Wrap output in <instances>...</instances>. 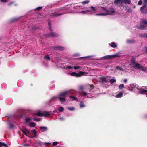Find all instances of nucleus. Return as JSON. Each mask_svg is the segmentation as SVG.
I'll list each match as a JSON object with an SVG mask.
<instances>
[{"mask_svg":"<svg viewBox=\"0 0 147 147\" xmlns=\"http://www.w3.org/2000/svg\"><path fill=\"white\" fill-rule=\"evenodd\" d=\"M93 88V85L90 86L88 88V90L86 91V92L82 91L80 92V95L87 98L93 97V95L94 94V91L92 90Z\"/></svg>","mask_w":147,"mask_h":147,"instance_id":"f257e3e1","label":"nucleus"},{"mask_svg":"<svg viewBox=\"0 0 147 147\" xmlns=\"http://www.w3.org/2000/svg\"><path fill=\"white\" fill-rule=\"evenodd\" d=\"M101 8L103 10L105 11L106 12L96 14V16H104L108 15H114L115 13V11L113 8H110L109 10L103 7H101Z\"/></svg>","mask_w":147,"mask_h":147,"instance_id":"f03ea898","label":"nucleus"},{"mask_svg":"<svg viewBox=\"0 0 147 147\" xmlns=\"http://www.w3.org/2000/svg\"><path fill=\"white\" fill-rule=\"evenodd\" d=\"M31 119L30 117H27L25 119V123L27 125L30 127H34L36 125V123L34 122L31 121Z\"/></svg>","mask_w":147,"mask_h":147,"instance_id":"7ed1b4c3","label":"nucleus"},{"mask_svg":"<svg viewBox=\"0 0 147 147\" xmlns=\"http://www.w3.org/2000/svg\"><path fill=\"white\" fill-rule=\"evenodd\" d=\"M140 10L144 14L147 13V0H143V6L140 7Z\"/></svg>","mask_w":147,"mask_h":147,"instance_id":"20e7f679","label":"nucleus"},{"mask_svg":"<svg viewBox=\"0 0 147 147\" xmlns=\"http://www.w3.org/2000/svg\"><path fill=\"white\" fill-rule=\"evenodd\" d=\"M141 21L145 25L141 24L139 27L138 28L141 30L146 29V27H147V21L144 19H142Z\"/></svg>","mask_w":147,"mask_h":147,"instance_id":"39448f33","label":"nucleus"},{"mask_svg":"<svg viewBox=\"0 0 147 147\" xmlns=\"http://www.w3.org/2000/svg\"><path fill=\"white\" fill-rule=\"evenodd\" d=\"M75 92L74 91H67L60 93L59 95V96L61 97H64L65 96L66 94L68 93L70 94H74Z\"/></svg>","mask_w":147,"mask_h":147,"instance_id":"423d86ee","label":"nucleus"},{"mask_svg":"<svg viewBox=\"0 0 147 147\" xmlns=\"http://www.w3.org/2000/svg\"><path fill=\"white\" fill-rule=\"evenodd\" d=\"M85 74V72L81 71H79L78 73L76 72H72L70 74V75L72 76L76 77H80L83 76Z\"/></svg>","mask_w":147,"mask_h":147,"instance_id":"0eeeda50","label":"nucleus"},{"mask_svg":"<svg viewBox=\"0 0 147 147\" xmlns=\"http://www.w3.org/2000/svg\"><path fill=\"white\" fill-rule=\"evenodd\" d=\"M51 49L53 50L63 51L65 49V48L63 46H58L52 47Z\"/></svg>","mask_w":147,"mask_h":147,"instance_id":"6e6552de","label":"nucleus"},{"mask_svg":"<svg viewBox=\"0 0 147 147\" xmlns=\"http://www.w3.org/2000/svg\"><path fill=\"white\" fill-rule=\"evenodd\" d=\"M110 77L105 76L104 77H101L100 78V82L102 83H106L108 82L109 80V78Z\"/></svg>","mask_w":147,"mask_h":147,"instance_id":"1a4fd4ad","label":"nucleus"},{"mask_svg":"<svg viewBox=\"0 0 147 147\" xmlns=\"http://www.w3.org/2000/svg\"><path fill=\"white\" fill-rule=\"evenodd\" d=\"M138 88V90L140 94H144L147 92V90L143 89L142 87H139Z\"/></svg>","mask_w":147,"mask_h":147,"instance_id":"9d476101","label":"nucleus"},{"mask_svg":"<svg viewBox=\"0 0 147 147\" xmlns=\"http://www.w3.org/2000/svg\"><path fill=\"white\" fill-rule=\"evenodd\" d=\"M46 35L47 37H56L58 36V34H57L52 32H51L50 34H46Z\"/></svg>","mask_w":147,"mask_h":147,"instance_id":"9b49d317","label":"nucleus"},{"mask_svg":"<svg viewBox=\"0 0 147 147\" xmlns=\"http://www.w3.org/2000/svg\"><path fill=\"white\" fill-rule=\"evenodd\" d=\"M121 53L120 52H118L114 55H112L113 58L116 57H120L121 56Z\"/></svg>","mask_w":147,"mask_h":147,"instance_id":"f8f14e48","label":"nucleus"},{"mask_svg":"<svg viewBox=\"0 0 147 147\" xmlns=\"http://www.w3.org/2000/svg\"><path fill=\"white\" fill-rule=\"evenodd\" d=\"M21 131L26 136H28V134H30V133L25 128L22 129Z\"/></svg>","mask_w":147,"mask_h":147,"instance_id":"ddd939ff","label":"nucleus"},{"mask_svg":"<svg viewBox=\"0 0 147 147\" xmlns=\"http://www.w3.org/2000/svg\"><path fill=\"white\" fill-rule=\"evenodd\" d=\"M51 112H49L48 111H45L43 112V116L48 117L51 115Z\"/></svg>","mask_w":147,"mask_h":147,"instance_id":"4468645a","label":"nucleus"},{"mask_svg":"<svg viewBox=\"0 0 147 147\" xmlns=\"http://www.w3.org/2000/svg\"><path fill=\"white\" fill-rule=\"evenodd\" d=\"M63 14H64V13H52L51 16L53 17H56L62 15Z\"/></svg>","mask_w":147,"mask_h":147,"instance_id":"2eb2a0df","label":"nucleus"},{"mask_svg":"<svg viewBox=\"0 0 147 147\" xmlns=\"http://www.w3.org/2000/svg\"><path fill=\"white\" fill-rule=\"evenodd\" d=\"M130 86L131 88H136L138 90V88H139V87L138 85L136 83L131 84H130Z\"/></svg>","mask_w":147,"mask_h":147,"instance_id":"dca6fc26","label":"nucleus"},{"mask_svg":"<svg viewBox=\"0 0 147 147\" xmlns=\"http://www.w3.org/2000/svg\"><path fill=\"white\" fill-rule=\"evenodd\" d=\"M113 58L112 55H107L101 58V59H110Z\"/></svg>","mask_w":147,"mask_h":147,"instance_id":"f3484780","label":"nucleus"},{"mask_svg":"<svg viewBox=\"0 0 147 147\" xmlns=\"http://www.w3.org/2000/svg\"><path fill=\"white\" fill-rule=\"evenodd\" d=\"M135 68L137 69H140L141 68H144V67H141L139 63H135L134 66Z\"/></svg>","mask_w":147,"mask_h":147,"instance_id":"a211bd4d","label":"nucleus"},{"mask_svg":"<svg viewBox=\"0 0 147 147\" xmlns=\"http://www.w3.org/2000/svg\"><path fill=\"white\" fill-rule=\"evenodd\" d=\"M40 129L42 132L46 131L47 130V128L45 126H41L40 127Z\"/></svg>","mask_w":147,"mask_h":147,"instance_id":"6ab92c4d","label":"nucleus"},{"mask_svg":"<svg viewBox=\"0 0 147 147\" xmlns=\"http://www.w3.org/2000/svg\"><path fill=\"white\" fill-rule=\"evenodd\" d=\"M111 84H113L116 82V80L115 77H113V78L110 79L108 81Z\"/></svg>","mask_w":147,"mask_h":147,"instance_id":"aec40b11","label":"nucleus"},{"mask_svg":"<svg viewBox=\"0 0 147 147\" xmlns=\"http://www.w3.org/2000/svg\"><path fill=\"white\" fill-rule=\"evenodd\" d=\"M58 98L59 99L60 101L62 103H65L66 101L65 99L63 97L58 96Z\"/></svg>","mask_w":147,"mask_h":147,"instance_id":"412c9836","label":"nucleus"},{"mask_svg":"<svg viewBox=\"0 0 147 147\" xmlns=\"http://www.w3.org/2000/svg\"><path fill=\"white\" fill-rule=\"evenodd\" d=\"M58 99V97L57 96H54L52 97L50 100V102H51L53 101H55L57 100Z\"/></svg>","mask_w":147,"mask_h":147,"instance_id":"4be33fe9","label":"nucleus"},{"mask_svg":"<svg viewBox=\"0 0 147 147\" xmlns=\"http://www.w3.org/2000/svg\"><path fill=\"white\" fill-rule=\"evenodd\" d=\"M31 131L33 132L32 134L34 136V137H37V132L36 131L35 129L31 130Z\"/></svg>","mask_w":147,"mask_h":147,"instance_id":"5701e85b","label":"nucleus"},{"mask_svg":"<svg viewBox=\"0 0 147 147\" xmlns=\"http://www.w3.org/2000/svg\"><path fill=\"white\" fill-rule=\"evenodd\" d=\"M109 45L111 47L113 48H115L117 47V45L114 42H112L111 43H109Z\"/></svg>","mask_w":147,"mask_h":147,"instance_id":"b1692460","label":"nucleus"},{"mask_svg":"<svg viewBox=\"0 0 147 147\" xmlns=\"http://www.w3.org/2000/svg\"><path fill=\"white\" fill-rule=\"evenodd\" d=\"M90 11V10H86L85 11H81L80 12V13L82 14H86L87 13V12H89Z\"/></svg>","mask_w":147,"mask_h":147,"instance_id":"393cba45","label":"nucleus"},{"mask_svg":"<svg viewBox=\"0 0 147 147\" xmlns=\"http://www.w3.org/2000/svg\"><path fill=\"white\" fill-rule=\"evenodd\" d=\"M36 115L40 117L43 116V112H42L40 111H39L36 113Z\"/></svg>","mask_w":147,"mask_h":147,"instance_id":"a878e982","label":"nucleus"},{"mask_svg":"<svg viewBox=\"0 0 147 147\" xmlns=\"http://www.w3.org/2000/svg\"><path fill=\"white\" fill-rule=\"evenodd\" d=\"M74 7L75 9H80L84 8L83 6L79 5H78L75 6Z\"/></svg>","mask_w":147,"mask_h":147,"instance_id":"bb28decb","label":"nucleus"},{"mask_svg":"<svg viewBox=\"0 0 147 147\" xmlns=\"http://www.w3.org/2000/svg\"><path fill=\"white\" fill-rule=\"evenodd\" d=\"M123 94L122 92H119L118 94H117L115 97L117 98H119L123 96Z\"/></svg>","mask_w":147,"mask_h":147,"instance_id":"cd10ccee","label":"nucleus"},{"mask_svg":"<svg viewBox=\"0 0 147 147\" xmlns=\"http://www.w3.org/2000/svg\"><path fill=\"white\" fill-rule=\"evenodd\" d=\"M44 58L47 60H50V57L48 54L45 55L44 57Z\"/></svg>","mask_w":147,"mask_h":147,"instance_id":"c85d7f7f","label":"nucleus"},{"mask_svg":"<svg viewBox=\"0 0 147 147\" xmlns=\"http://www.w3.org/2000/svg\"><path fill=\"white\" fill-rule=\"evenodd\" d=\"M69 97L71 99H72L73 100H74V101H76L78 100V98L76 97H74L73 96H69Z\"/></svg>","mask_w":147,"mask_h":147,"instance_id":"c756f323","label":"nucleus"},{"mask_svg":"<svg viewBox=\"0 0 147 147\" xmlns=\"http://www.w3.org/2000/svg\"><path fill=\"white\" fill-rule=\"evenodd\" d=\"M89 2L90 1L89 0H86L84 1L81 2L80 3L83 4H88Z\"/></svg>","mask_w":147,"mask_h":147,"instance_id":"7c9ffc66","label":"nucleus"},{"mask_svg":"<svg viewBox=\"0 0 147 147\" xmlns=\"http://www.w3.org/2000/svg\"><path fill=\"white\" fill-rule=\"evenodd\" d=\"M123 2L125 4H130L131 3V1L130 0H123Z\"/></svg>","mask_w":147,"mask_h":147,"instance_id":"2f4dec72","label":"nucleus"},{"mask_svg":"<svg viewBox=\"0 0 147 147\" xmlns=\"http://www.w3.org/2000/svg\"><path fill=\"white\" fill-rule=\"evenodd\" d=\"M48 24L49 25V29L50 31H52V28L51 27V24L50 23V20H49L48 21Z\"/></svg>","mask_w":147,"mask_h":147,"instance_id":"473e14b6","label":"nucleus"},{"mask_svg":"<svg viewBox=\"0 0 147 147\" xmlns=\"http://www.w3.org/2000/svg\"><path fill=\"white\" fill-rule=\"evenodd\" d=\"M79 106L80 108H83L85 107V105L81 101L80 102Z\"/></svg>","mask_w":147,"mask_h":147,"instance_id":"72a5a7b5","label":"nucleus"},{"mask_svg":"<svg viewBox=\"0 0 147 147\" xmlns=\"http://www.w3.org/2000/svg\"><path fill=\"white\" fill-rule=\"evenodd\" d=\"M123 0H115L114 3L116 4H117L119 3L122 2Z\"/></svg>","mask_w":147,"mask_h":147,"instance_id":"f704fd0d","label":"nucleus"},{"mask_svg":"<svg viewBox=\"0 0 147 147\" xmlns=\"http://www.w3.org/2000/svg\"><path fill=\"white\" fill-rule=\"evenodd\" d=\"M9 128L10 129H12L14 127V125L12 123H10L9 124Z\"/></svg>","mask_w":147,"mask_h":147,"instance_id":"c9c22d12","label":"nucleus"},{"mask_svg":"<svg viewBox=\"0 0 147 147\" xmlns=\"http://www.w3.org/2000/svg\"><path fill=\"white\" fill-rule=\"evenodd\" d=\"M2 146H3L5 147H8V146L5 143L0 142V147H1Z\"/></svg>","mask_w":147,"mask_h":147,"instance_id":"e433bc0d","label":"nucleus"},{"mask_svg":"<svg viewBox=\"0 0 147 147\" xmlns=\"http://www.w3.org/2000/svg\"><path fill=\"white\" fill-rule=\"evenodd\" d=\"M124 87V85L123 84H121L119 86V88L120 90L123 89Z\"/></svg>","mask_w":147,"mask_h":147,"instance_id":"4c0bfd02","label":"nucleus"},{"mask_svg":"<svg viewBox=\"0 0 147 147\" xmlns=\"http://www.w3.org/2000/svg\"><path fill=\"white\" fill-rule=\"evenodd\" d=\"M64 108L61 107H60L58 108V110L60 112H63L64 110Z\"/></svg>","mask_w":147,"mask_h":147,"instance_id":"58836bf2","label":"nucleus"},{"mask_svg":"<svg viewBox=\"0 0 147 147\" xmlns=\"http://www.w3.org/2000/svg\"><path fill=\"white\" fill-rule=\"evenodd\" d=\"M116 69L120 71H123V69L121 68L119 66H117L116 67Z\"/></svg>","mask_w":147,"mask_h":147,"instance_id":"ea45409f","label":"nucleus"},{"mask_svg":"<svg viewBox=\"0 0 147 147\" xmlns=\"http://www.w3.org/2000/svg\"><path fill=\"white\" fill-rule=\"evenodd\" d=\"M33 120L34 121H36L37 122H38L40 121L41 119L39 118H36L34 117L33 118Z\"/></svg>","mask_w":147,"mask_h":147,"instance_id":"a19ab883","label":"nucleus"},{"mask_svg":"<svg viewBox=\"0 0 147 147\" xmlns=\"http://www.w3.org/2000/svg\"><path fill=\"white\" fill-rule=\"evenodd\" d=\"M127 43H134L135 42V41L133 40H128L127 41Z\"/></svg>","mask_w":147,"mask_h":147,"instance_id":"79ce46f5","label":"nucleus"},{"mask_svg":"<svg viewBox=\"0 0 147 147\" xmlns=\"http://www.w3.org/2000/svg\"><path fill=\"white\" fill-rule=\"evenodd\" d=\"M19 18H15L12 19L11 21V22H13L17 20Z\"/></svg>","mask_w":147,"mask_h":147,"instance_id":"37998d69","label":"nucleus"},{"mask_svg":"<svg viewBox=\"0 0 147 147\" xmlns=\"http://www.w3.org/2000/svg\"><path fill=\"white\" fill-rule=\"evenodd\" d=\"M73 68L75 70H77L81 68V67L79 66H75L73 67Z\"/></svg>","mask_w":147,"mask_h":147,"instance_id":"c03bdc74","label":"nucleus"},{"mask_svg":"<svg viewBox=\"0 0 147 147\" xmlns=\"http://www.w3.org/2000/svg\"><path fill=\"white\" fill-rule=\"evenodd\" d=\"M135 64V62H134L133 61H131L130 63V65L131 66H132L134 68H135L134 65Z\"/></svg>","mask_w":147,"mask_h":147,"instance_id":"a18cd8bd","label":"nucleus"},{"mask_svg":"<svg viewBox=\"0 0 147 147\" xmlns=\"http://www.w3.org/2000/svg\"><path fill=\"white\" fill-rule=\"evenodd\" d=\"M37 144L40 146H42L43 145V142L40 141H38L37 142Z\"/></svg>","mask_w":147,"mask_h":147,"instance_id":"49530a36","label":"nucleus"},{"mask_svg":"<svg viewBox=\"0 0 147 147\" xmlns=\"http://www.w3.org/2000/svg\"><path fill=\"white\" fill-rule=\"evenodd\" d=\"M92 9V10L94 11H95L97 10V9H96V7H94L93 6H91L90 7Z\"/></svg>","mask_w":147,"mask_h":147,"instance_id":"de8ad7c7","label":"nucleus"},{"mask_svg":"<svg viewBox=\"0 0 147 147\" xmlns=\"http://www.w3.org/2000/svg\"><path fill=\"white\" fill-rule=\"evenodd\" d=\"M42 7L41 6H40L34 9L35 10L37 9L38 11H39L42 9Z\"/></svg>","mask_w":147,"mask_h":147,"instance_id":"09e8293b","label":"nucleus"},{"mask_svg":"<svg viewBox=\"0 0 147 147\" xmlns=\"http://www.w3.org/2000/svg\"><path fill=\"white\" fill-rule=\"evenodd\" d=\"M50 143L49 142H45L43 143V145L45 146H47L48 145H49Z\"/></svg>","mask_w":147,"mask_h":147,"instance_id":"8fccbe9b","label":"nucleus"},{"mask_svg":"<svg viewBox=\"0 0 147 147\" xmlns=\"http://www.w3.org/2000/svg\"><path fill=\"white\" fill-rule=\"evenodd\" d=\"M142 1L141 0H140L138 2V4L139 5H140L142 4Z\"/></svg>","mask_w":147,"mask_h":147,"instance_id":"3c124183","label":"nucleus"},{"mask_svg":"<svg viewBox=\"0 0 147 147\" xmlns=\"http://www.w3.org/2000/svg\"><path fill=\"white\" fill-rule=\"evenodd\" d=\"M68 110L71 111H74V107H68Z\"/></svg>","mask_w":147,"mask_h":147,"instance_id":"603ef678","label":"nucleus"},{"mask_svg":"<svg viewBox=\"0 0 147 147\" xmlns=\"http://www.w3.org/2000/svg\"><path fill=\"white\" fill-rule=\"evenodd\" d=\"M14 3V2L11 1L8 4V5L9 6H10L11 5Z\"/></svg>","mask_w":147,"mask_h":147,"instance_id":"864d4df0","label":"nucleus"},{"mask_svg":"<svg viewBox=\"0 0 147 147\" xmlns=\"http://www.w3.org/2000/svg\"><path fill=\"white\" fill-rule=\"evenodd\" d=\"M142 36L143 37H146L147 38V33H145L143 34Z\"/></svg>","mask_w":147,"mask_h":147,"instance_id":"5fc2aeb1","label":"nucleus"},{"mask_svg":"<svg viewBox=\"0 0 147 147\" xmlns=\"http://www.w3.org/2000/svg\"><path fill=\"white\" fill-rule=\"evenodd\" d=\"M127 11L128 12L131 13L132 12V10L130 8H129L127 9Z\"/></svg>","mask_w":147,"mask_h":147,"instance_id":"6e6d98bb","label":"nucleus"},{"mask_svg":"<svg viewBox=\"0 0 147 147\" xmlns=\"http://www.w3.org/2000/svg\"><path fill=\"white\" fill-rule=\"evenodd\" d=\"M73 68V67H71V66H68L66 67V69H72Z\"/></svg>","mask_w":147,"mask_h":147,"instance_id":"4d7b16f0","label":"nucleus"},{"mask_svg":"<svg viewBox=\"0 0 147 147\" xmlns=\"http://www.w3.org/2000/svg\"><path fill=\"white\" fill-rule=\"evenodd\" d=\"M57 144V142H54L52 143V145L53 146H56Z\"/></svg>","mask_w":147,"mask_h":147,"instance_id":"13d9d810","label":"nucleus"},{"mask_svg":"<svg viewBox=\"0 0 147 147\" xmlns=\"http://www.w3.org/2000/svg\"><path fill=\"white\" fill-rule=\"evenodd\" d=\"M92 57V56H88V57H80V59H81V58H87L88 57Z\"/></svg>","mask_w":147,"mask_h":147,"instance_id":"bf43d9fd","label":"nucleus"},{"mask_svg":"<svg viewBox=\"0 0 147 147\" xmlns=\"http://www.w3.org/2000/svg\"><path fill=\"white\" fill-rule=\"evenodd\" d=\"M135 58H134V57H133V58H132L131 61H133V62H135Z\"/></svg>","mask_w":147,"mask_h":147,"instance_id":"052dcab7","label":"nucleus"},{"mask_svg":"<svg viewBox=\"0 0 147 147\" xmlns=\"http://www.w3.org/2000/svg\"><path fill=\"white\" fill-rule=\"evenodd\" d=\"M59 119L60 121H63L64 120V118L61 117H59Z\"/></svg>","mask_w":147,"mask_h":147,"instance_id":"680f3d73","label":"nucleus"},{"mask_svg":"<svg viewBox=\"0 0 147 147\" xmlns=\"http://www.w3.org/2000/svg\"><path fill=\"white\" fill-rule=\"evenodd\" d=\"M79 55V54L78 53H76L74 54V56H78Z\"/></svg>","mask_w":147,"mask_h":147,"instance_id":"e2e57ef3","label":"nucleus"},{"mask_svg":"<svg viewBox=\"0 0 147 147\" xmlns=\"http://www.w3.org/2000/svg\"><path fill=\"white\" fill-rule=\"evenodd\" d=\"M8 0H1V2H5L7 1Z\"/></svg>","mask_w":147,"mask_h":147,"instance_id":"0e129e2a","label":"nucleus"},{"mask_svg":"<svg viewBox=\"0 0 147 147\" xmlns=\"http://www.w3.org/2000/svg\"><path fill=\"white\" fill-rule=\"evenodd\" d=\"M22 117V115H19L18 116V117L16 118H17L18 119H19Z\"/></svg>","mask_w":147,"mask_h":147,"instance_id":"69168bd1","label":"nucleus"},{"mask_svg":"<svg viewBox=\"0 0 147 147\" xmlns=\"http://www.w3.org/2000/svg\"><path fill=\"white\" fill-rule=\"evenodd\" d=\"M127 80L126 79H125L124 80V82L125 83H126L127 82Z\"/></svg>","mask_w":147,"mask_h":147,"instance_id":"338daca9","label":"nucleus"},{"mask_svg":"<svg viewBox=\"0 0 147 147\" xmlns=\"http://www.w3.org/2000/svg\"><path fill=\"white\" fill-rule=\"evenodd\" d=\"M145 50L146 52L147 53V47H145Z\"/></svg>","mask_w":147,"mask_h":147,"instance_id":"774afa93","label":"nucleus"}]
</instances>
